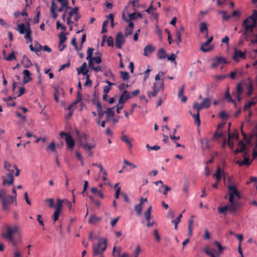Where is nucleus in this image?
<instances>
[{
	"mask_svg": "<svg viewBox=\"0 0 257 257\" xmlns=\"http://www.w3.org/2000/svg\"><path fill=\"white\" fill-rule=\"evenodd\" d=\"M227 189V193L224 198L227 199V196H228V201L230 204L218 207V212L226 215L227 211H228L230 214L234 215L243 205L242 203L239 201L241 198L240 194L235 185H228Z\"/></svg>",
	"mask_w": 257,
	"mask_h": 257,
	"instance_id": "obj_1",
	"label": "nucleus"
},
{
	"mask_svg": "<svg viewBox=\"0 0 257 257\" xmlns=\"http://www.w3.org/2000/svg\"><path fill=\"white\" fill-rule=\"evenodd\" d=\"M6 228V231L2 233V236L14 246V257H23L22 253L17 247L18 243L21 241V239H15L13 236L16 233L19 232L20 229L19 226L16 225L13 226L7 225Z\"/></svg>",
	"mask_w": 257,
	"mask_h": 257,
	"instance_id": "obj_2",
	"label": "nucleus"
},
{
	"mask_svg": "<svg viewBox=\"0 0 257 257\" xmlns=\"http://www.w3.org/2000/svg\"><path fill=\"white\" fill-rule=\"evenodd\" d=\"M257 11L253 10L252 15L247 19H245L242 23L244 27L243 34L244 36H247L248 33H252L253 30L256 27L257 25Z\"/></svg>",
	"mask_w": 257,
	"mask_h": 257,
	"instance_id": "obj_3",
	"label": "nucleus"
},
{
	"mask_svg": "<svg viewBox=\"0 0 257 257\" xmlns=\"http://www.w3.org/2000/svg\"><path fill=\"white\" fill-rule=\"evenodd\" d=\"M0 200L2 202V208L5 211L10 210V205L13 203H15V206H17L16 197L6 195V191L4 189L0 190Z\"/></svg>",
	"mask_w": 257,
	"mask_h": 257,
	"instance_id": "obj_4",
	"label": "nucleus"
},
{
	"mask_svg": "<svg viewBox=\"0 0 257 257\" xmlns=\"http://www.w3.org/2000/svg\"><path fill=\"white\" fill-rule=\"evenodd\" d=\"M107 241L105 238H100L99 239L97 244H94L92 246V254L93 256L100 255V257H103L102 255L104 251L106 249Z\"/></svg>",
	"mask_w": 257,
	"mask_h": 257,
	"instance_id": "obj_5",
	"label": "nucleus"
},
{
	"mask_svg": "<svg viewBox=\"0 0 257 257\" xmlns=\"http://www.w3.org/2000/svg\"><path fill=\"white\" fill-rule=\"evenodd\" d=\"M165 73L162 71H160L155 78V82L154 83L153 88L161 91L164 89V79L161 80V77L164 75Z\"/></svg>",
	"mask_w": 257,
	"mask_h": 257,
	"instance_id": "obj_6",
	"label": "nucleus"
},
{
	"mask_svg": "<svg viewBox=\"0 0 257 257\" xmlns=\"http://www.w3.org/2000/svg\"><path fill=\"white\" fill-rule=\"evenodd\" d=\"M218 248V252H216L215 250L210 249L209 246H205L204 247L203 251L207 255L210 257H219L224 250V247L221 245Z\"/></svg>",
	"mask_w": 257,
	"mask_h": 257,
	"instance_id": "obj_7",
	"label": "nucleus"
},
{
	"mask_svg": "<svg viewBox=\"0 0 257 257\" xmlns=\"http://www.w3.org/2000/svg\"><path fill=\"white\" fill-rule=\"evenodd\" d=\"M218 248V252H216L215 250L210 249L209 246H205L204 247L203 251L207 255L210 257H219L224 250V247L221 245Z\"/></svg>",
	"mask_w": 257,
	"mask_h": 257,
	"instance_id": "obj_8",
	"label": "nucleus"
},
{
	"mask_svg": "<svg viewBox=\"0 0 257 257\" xmlns=\"http://www.w3.org/2000/svg\"><path fill=\"white\" fill-rule=\"evenodd\" d=\"M87 139V135L85 134H83L82 136L81 137V145L83 147V149L87 150L89 152V155L91 156L92 155V152L91 151V150L94 148L95 146L93 144H88L87 143H83L82 141L84 140L86 141Z\"/></svg>",
	"mask_w": 257,
	"mask_h": 257,
	"instance_id": "obj_9",
	"label": "nucleus"
},
{
	"mask_svg": "<svg viewBox=\"0 0 257 257\" xmlns=\"http://www.w3.org/2000/svg\"><path fill=\"white\" fill-rule=\"evenodd\" d=\"M60 136L62 138H63V137H65L66 143L67 145L69 148H70V149L73 148V147L75 145V142H74V141L73 138L69 134L66 133L65 132H61L60 133Z\"/></svg>",
	"mask_w": 257,
	"mask_h": 257,
	"instance_id": "obj_10",
	"label": "nucleus"
},
{
	"mask_svg": "<svg viewBox=\"0 0 257 257\" xmlns=\"http://www.w3.org/2000/svg\"><path fill=\"white\" fill-rule=\"evenodd\" d=\"M3 179V185H12L14 184V178L13 175H12V173H8L7 174V176H2Z\"/></svg>",
	"mask_w": 257,
	"mask_h": 257,
	"instance_id": "obj_11",
	"label": "nucleus"
},
{
	"mask_svg": "<svg viewBox=\"0 0 257 257\" xmlns=\"http://www.w3.org/2000/svg\"><path fill=\"white\" fill-rule=\"evenodd\" d=\"M246 58V52H244L238 50L236 48H234L233 59L235 62L239 61V58L244 59Z\"/></svg>",
	"mask_w": 257,
	"mask_h": 257,
	"instance_id": "obj_12",
	"label": "nucleus"
},
{
	"mask_svg": "<svg viewBox=\"0 0 257 257\" xmlns=\"http://www.w3.org/2000/svg\"><path fill=\"white\" fill-rule=\"evenodd\" d=\"M125 40L123 38V35L121 33H119L117 34L115 38V46L117 49H121L122 45L124 43Z\"/></svg>",
	"mask_w": 257,
	"mask_h": 257,
	"instance_id": "obj_13",
	"label": "nucleus"
},
{
	"mask_svg": "<svg viewBox=\"0 0 257 257\" xmlns=\"http://www.w3.org/2000/svg\"><path fill=\"white\" fill-rule=\"evenodd\" d=\"M71 11L69 12L68 15L69 16H71V17L74 15V20L75 22H77L78 20L81 18V15L79 13V8L77 7H75L74 8L70 9Z\"/></svg>",
	"mask_w": 257,
	"mask_h": 257,
	"instance_id": "obj_14",
	"label": "nucleus"
},
{
	"mask_svg": "<svg viewBox=\"0 0 257 257\" xmlns=\"http://www.w3.org/2000/svg\"><path fill=\"white\" fill-rule=\"evenodd\" d=\"M152 208V206L150 205L144 213L145 217L146 219L147 220V221H148V223L147 224V226L148 227L152 226L154 224V222H153L152 223H151L150 222V218H151V213Z\"/></svg>",
	"mask_w": 257,
	"mask_h": 257,
	"instance_id": "obj_15",
	"label": "nucleus"
},
{
	"mask_svg": "<svg viewBox=\"0 0 257 257\" xmlns=\"http://www.w3.org/2000/svg\"><path fill=\"white\" fill-rule=\"evenodd\" d=\"M147 198H141L140 199V203L135 206V210H136L138 215H141L142 211V206L145 202H147Z\"/></svg>",
	"mask_w": 257,
	"mask_h": 257,
	"instance_id": "obj_16",
	"label": "nucleus"
},
{
	"mask_svg": "<svg viewBox=\"0 0 257 257\" xmlns=\"http://www.w3.org/2000/svg\"><path fill=\"white\" fill-rule=\"evenodd\" d=\"M131 97L130 93L127 90H124L122 95L120 96L118 103L123 104L126 101Z\"/></svg>",
	"mask_w": 257,
	"mask_h": 257,
	"instance_id": "obj_17",
	"label": "nucleus"
},
{
	"mask_svg": "<svg viewBox=\"0 0 257 257\" xmlns=\"http://www.w3.org/2000/svg\"><path fill=\"white\" fill-rule=\"evenodd\" d=\"M184 31V28L183 26H181L179 29H177L176 31L175 35L177 38L176 40V44L179 46L180 43L182 41L181 35L182 33Z\"/></svg>",
	"mask_w": 257,
	"mask_h": 257,
	"instance_id": "obj_18",
	"label": "nucleus"
},
{
	"mask_svg": "<svg viewBox=\"0 0 257 257\" xmlns=\"http://www.w3.org/2000/svg\"><path fill=\"white\" fill-rule=\"evenodd\" d=\"M221 63H227L226 59L223 57H217L212 62L211 64V68H215Z\"/></svg>",
	"mask_w": 257,
	"mask_h": 257,
	"instance_id": "obj_19",
	"label": "nucleus"
},
{
	"mask_svg": "<svg viewBox=\"0 0 257 257\" xmlns=\"http://www.w3.org/2000/svg\"><path fill=\"white\" fill-rule=\"evenodd\" d=\"M251 161L249 160V158L248 157H245V158H243V160H237L235 162V163L238 164L239 167H241L244 165L248 166L251 164Z\"/></svg>",
	"mask_w": 257,
	"mask_h": 257,
	"instance_id": "obj_20",
	"label": "nucleus"
},
{
	"mask_svg": "<svg viewBox=\"0 0 257 257\" xmlns=\"http://www.w3.org/2000/svg\"><path fill=\"white\" fill-rule=\"evenodd\" d=\"M184 89H185V85L183 84L180 89L179 90L178 93V96L179 98H180L182 102L185 103L186 102L187 100V98L186 96L184 95Z\"/></svg>",
	"mask_w": 257,
	"mask_h": 257,
	"instance_id": "obj_21",
	"label": "nucleus"
},
{
	"mask_svg": "<svg viewBox=\"0 0 257 257\" xmlns=\"http://www.w3.org/2000/svg\"><path fill=\"white\" fill-rule=\"evenodd\" d=\"M57 8V5L55 4V1L53 0L51 3V6L50 9L51 13L52 14L53 19H55L57 18L58 15L55 12L56 9Z\"/></svg>",
	"mask_w": 257,
	"mask_h": 257,
	"instance_id": "obj_22",
	"label": "nucleus"
},
{
	"mask_svg": "<svg viewBox=\"0 0 257 257\" xmlns=\"http://www.w3.org/2000/svg\"><path fill=\"white\" fill-rule=\"evenodd\" d=\"M24 74V83H27L32 80V78L30 77L31 73L27 69L23 71Z\"/></svg>",
	"mask_w": 257,
	"mask_h": 257,
	"instance_id": "obj_23",
	"label": "nucleus"
},
{
	"mask_svg": "<svg viewBox=\"0 0 257 257\" xmlns=\"http://www.w3.org/2000/svg\"><path fill=\"white\" fill-rule=\"evenodd\" d=\"M171 190V188L170 187H168L167 185L162 184V185L160 187L158 191L160 193H163L164 195L167 196L168 191H170Z\"/></svg>",
	"mask_w": 257,
	"mask_h": 257,
	"instance_id": "obj_24",
	"label": "nucleus"
},
{
	"mask_svg": "<svg viewBox=\"0 0 257 257\" xmlns=\"http://www.w3.org/2000/svg\"><path fill=\"white\" fill-rule=\"evenodd\" d=\"M155 50V48L151 45H149L145 47L144 50V55L145 56H149Z\"/></svg>",
	"mask_w": 257,
	"mask_h": 257,
	"instance_id": "obj_25",
	"label": "nucleus"
},
{
	"mask_svg": "<svg viewBox=\"0 0 257 257\" xmlns=\"http://www.w3.org/2000/svg\"><path fill=\"white\" fill-rule=\"evenodd\" d=\"M96 105L97 107V111L98 113V117H99V119H101L102 118L103 114L105 113L104 112H103L102 110L101 103L99 101H97Z\"/></svg>",
	"mask_w": 257,
	"mask_h": 257,
	"instance_id": "obj_26",
	"label": "nucleus"
},
{
	"mask_svg": "<svg viewBox=\"0 0 257 257\" xmlns=\"http://www.w3.org/2000/svg\"><path fill=\"white\" fill-rule=\"evenodd\" d=\"M4 167L9 172V173H12V175L14 174L15 169H14L13 166H12L9 162L5 161L4 162Z\"/></svg>",
	"mask_w": 257,
	"mask_h": 257,
	"instance_id": "obj_27",
	"label": "nucleus"
},
{
	"mask_svg": "<svg viewBox=\"0 0 257 257\" xmlns=\"http://www.w3.org/2000/svg\"><path fill=\"white\" fill-rule=\"evenodd\" d=\"M121 134H122V136L121 137V140L123 142L126 143L128 146L130 148H131L133 147V145L131 143V142L129 140L128 136L125 135H123V132L121 133Z\"/></svg>",
	"mask_w": 257,
	"mask_h": 257,
	"instance_id": "obj_28",
	"label": "nucleus"
},
{
	"mask_svg": "<svg viewBox=\"0 0 257 257\" xmlns=\"http://www.w3.org/2000/svg\"><path fill=\"white\" fill-rule=\"evenodd\" d=\"M209 44V43H208L207 41L202 44L200 48L201 50L204 52L209 51L211 49V48Z\"/></svg>",
	"mask_w": 257,
	"mask_h": 257,
	"instance_id": "obj_29",
	"label": "nucleus"
},
{
	"mask_svg": "<svg viewBox=\"0 0 257 257\" xmlns=\"http://www.w3.org/2000/svg\"><path fill=\"white\" fill-rule=\"evenodd\" d=\"M101 220V218L95 215H92L90 217L88 222L92 224H95Z\"/></svg>",
	"mask_w": 257,
	"mask_h": 257,
	"instance_id": "obj_30",
	"label": "nucleus"
},
{
	"mask_svg": "<svg viewBox=\"0 0 257 257\" xmlns=\"http://www.w3.org/2000/svg\"><path fill=\"white\" fill-rule=\"evenodd\" d=\"M67 34H66L64 32H61L60 34L59 35V45L60 46H61V45L63 44V43H64V42L67 40V38L65 36V35Z\"/></svg>",
	"mask_w": 257,
	"mask_h": 257,
	"instance_id": "obj_31",
	"label": "nucleus"
},
{
	"mask_svg": "<svg viewBox=\"0 0 257 257\" xmlns=\"http://www.w3.org/2000/svg\"><path fill=\"white\" fill-rule=\"evenodd\" d=\"M22 63L26 68L29 67L32 65V62L30 60L25 56H23Z\"/></svg>",
	"mask_w": 257,
	"mask_h": 257,
	"instance_id": "obj_32",
	"label": "nucleus"
},
{
	"mask_svg": "<svg viewBox=\"0 0 257 257\" xmlns=\"http://www.w3.org/2000/svg\"><path fill=\"white\" fill-rule=\"evenodd\" d=\"M18 30L21 34H25L27 32V28L26 27L24 24H21L18 25Z\"/></svg>",
	"mask_w": 257,
	"mask_h": 257,
	"instance_id": "obj_33",
	"label": "nucleus"
},
{
	"mask_svg": "<svg viewBox=\"0 0 257 257\" xmlns=\"http://www.w3.org/2000/svg\"><path fill=\"white\" fill-rule=\"evenodd\" d=\"M88 70L82 71V74L84 76H86L87 78V80L84 84L85 86L90 85L92 84V81L89 79V75L88 74Z\"/></svg>",
	"mask_w": 257,
	"mask_h": 257,
	"instance_id": "obj_34",
	"label": "nucleus"
},
{
	"mask_svg": "<svg viewBox=\"0 0 257 257\" xmlns=\"http://www.w3.org/2000/svg\"><path fill=\"white\" fill-rule=\"evenodd\" d=\"M202 105L203 106V108H208L210 107L211 104V99L208 98H206L203 99V101L202 103Z\"/></svg>",
	"mask_w": 257,
	"mask_h": 257,
	"instance_id": "obj_35",
	"label": "nucleus"
},
{
	"mask_svg": "<svg viewBox=\"0 0 257 257\" xmlns=\"http://www.w3.org/2000/svg\"><path fill=\"white\" fill-rule=\"evenodd\" d=\"M121 250V249L120 247L114 246L113 248V251H112L113 255L117 256V257L120 256V255H121V254H120Z\"/></svg>",
	"mask_w": 257,
	"mask_h": 257,
	"instance_id": "obj_36",
	"label": "nucleus"
},
{
	"mask_svg": "<svg viewBox=\"0 0 257 257\" xmlns=\"http://www.w3.org/2000/svg\"><path fill=\"white\" fill-rule=\"evenodd\" d=\"M63 200L60 199H57L56 205L55 206V211L61 212V209L63 206Z\"/></svg>",
	"mask_w": 257,
	"mask_h": 257,
	"instance_id": "obj_37",
	"label": "nucleus"
},
{
	"mask_svg": "<svg viewBox=\"0 0 257 257\" xmlns=\"http://www.w3.org/2000/svg\"><path fill=\"white\" fill-rule=\"evenodd\" d=\"M221 168L218 166L216 170V172L215 174H214V177H215L216 179L217 182H219L221 178Z\"/></svg>",
	"mask_w": 257,
	"mask_h": 257,
	"instance_id": "obj_38",
	"label": "nucleus"
},
{
	"mask_svg": "<svg viewBox=\"0 0 257 257\" xmlns=\"http://www.w3.org/2000/svg\"><path fill=\"white\" fill-rule=\"evenodd\" d=\"M158 57L160 59H163L166 57V51L164 49L162 48L159 50Z\"/></svg>",
	"mask_w": 257,
	"mask_h": 257,
	"instance_id": "obj_39",
	"label": "nucleus"
},
{
	"mask_svg": "<svg viewBox=\"0 0 257 257\" xmlns=\"http://www.w3.org/2000/svg\"><path fill=\"white\" fill-rule=\"evenodd\" d=\"M26 33V35H25L24 37L27 40L30 42H32V38L31 37V30L29 26L27 28V32Z\"/></svg>",
	"mask_w": 257,
	"mask_h": 257,
	"instance_id": "obj_40",
	"label": "nucleus"
},
{
	"mask_svg": "<svg viewBox=\"0 0 257 257\" xmlns=\"http://www.w3.org/2000/svg\"><path fill=\"white\" fill-rule=\"evenodd\" d=\"M114 112H115V111L114 110V107L108 108L104 111V113L106 115V116H110V117H113L114 116Z\"/></svg>",
	"mask_w": 257,
	"mask_h": 257,
	"instance_id": "obj_41",
	"label": "nucleus"
},
{
	"mask_svg": "<svg viewBox=\"0 0 257 257\" xmlns=\"http://www.w3.org/2000/svg\"><path fill=\"white\" fill-rule=\"evenodd\" d=\"M130 20H135L138 18H142V16L141 13H134L131 14H129L128 15Z\"/></svg>",
	"mask_w": 257,
	"mask_h": 257,
	"instance_id": "obj_42",
	"label": "nucleus"
},
{
	"mask_svg": "<svg viewBox=\"0 0 257 257\" xmlns=\"http://www.w3.org/2000/svg\"><path fill=\"white\" fill-rule=\"evenodd\" d=\"M190 114L192 115V117L194 119V121L195 123H197L198 126L200 125V120L199 118V113L197 112L195 114H192V113L190 111Z\"/></svg>",
	"mask_w": 257,
	"mask_h": 257,
	"instance_id": "obj_43",
	"label": "nucleus"
},
{
	"mask_svg": "<svg viewBox=\"0 0 257 257\" xmlns=\"http://www.w3.org/2000/svg\"><path fill=\"white\" fill-rule=\"evenodd\" d=\"M200 31L201 33H203L204 31H206V36H208V29L207 25L205 23L202 22L200 24Z\"/></svg>",
	"mask_w": 257,
	"mask_h": 257,
	"instance_id": "obj_44",
	"label": "nucleus"
},
{
	"mask_svg": "<svg viewBox=\"0 0 257 257\" xmlns=\"http://www.w3.org/2000/svg\"><path fill=\"white\" fill-rule=\"evenodd\" d=\"M193 224V220L192 219H190L188 223V235L189 236H191L192 235V231H193V228L192 226Z\"/></svg>",
	"mask_w": 257,
	"mask_h": 257,
	"instance_id": "obj_45",
	"label": "nucleus"
},
{
	"mask_svg": "<svg viewBox=\"0 0 257 257\" xmlns=\"http://www.w3.org/2000/svg\"><path fill=\"white\" fill-rule=\"evenodd\" d=\"M193 107L197 110V112L199 113V111L201 109L203 108V106L201 103H199L198 102H195L193 104Z\"/></svg>",
	"mask_w": 257,
	"mask_h": 257,
	"instance_id": "obj_46",
	"label": "nucleus"
},
{
	"mask_svg": "<svg viewBox=\"0 0 257 257\" xmlns=\"http://www.w3.org/2000/svg\"><path fill=\"white\" fill-rule=\"evenodd\" d=\"M225 97L227 99V101L228 102H232V103H233L235 104V102L234 100H233L230 97V94H229V89L228 88H227V91H226V93L225 94Z\"/></svg>",
	"mask_w": 257,
	"mask_h": 257,
	"instance_id": "obj_47",
	"label": "nucleus"
},
{
	"mask_svg": "<svg viewBox=\"0 0 257 257\" xmlns=\"http://www.w3.org/2000/svg\"><path fill=\"white\" fill-rule=\"evenodd\" d=\"M182 217V214H180L178 217L177 218H176V220H173L172 221V222L173 223H174L175 224V229L176 230L178 228V226H177V224L179 223V222L180 221V220H181V218Z\"/></svg>",
	"mask_w": 257,
	"mask_h": 257,
	"instance_id": "obj_48",
	"label": "nucleus"
},
{
	"mask_svg": "<svg viewBox=\"0 0 257 257\" xmlns=\"http://www.w3.org/2000/svg\"><path fill=\"white\" fill-rule=\"evenodd\" d=\"M37 45H39V48H36L35 47H33V45H30L29 46V47H30V50L32 51H34L36 53L38 52H39L40 51H41L42 50V46L40 45L39 43H37Z\"/></svg>",
	"mask_w": 257,
	"mask_h": 257,
	"instance_id": "obj_49",
	"label": "nucleus"
},
{
	"mask_svg": "<svg viewBox=\"0 0 257 257\" xmlns=\"http://www.w3.org/2000/svg\"><path fill=\"white\" fill-rule=\"evenodd\" d=\"M61 212L55 211L54 212V214L52 216V219L54 221V224L55 222L59 219V217L60 216Z\"/></svg>",
	"mask_w": 257,
	"mask_h": 257,
	"instance_id": "obj_50",
	"label": "nucleus"
},
{
	"mask_svg": "<svg viewBox=\"0 0 257 257\" xmlns=\"http://www.w3.org/2000/svg\"><path fill=\"white\" fill-rule=\"evenodd\" d=\"M94 49L92 48H88L87 51L86 59H92V56Z\"/></svg>",
	"mask_w": 257,
	"mask_h": 257,
	"instance_id": "obj_51",
	"label": "nucleus"
},
{
	"mask_svg": "<svg viewBox=\"0 0 257 257\" xmlns=\"http://www.w3.org/2000/svg\"><path fill=\"white\" fill-rule=\"evenodd\" d=\"M220 13L222 15L223 19L225 20H228L231 18V15H227L225 11H220Z\"/></svg>",
	"mask_w": 257,
	"mask_h": 257,
	"instance_id": "obj_52",
	"label": "nucleus"
},
{
	"mask_svg": "<svg viewBox=\"0 0 257 257\" xmlns=\"http://www.w3.org/2000/svg\"><path fill=\"white\" fill-rule=\"evenodd\" d=\"M121 78L123 80H126L129 78V73L127 72L121 71Z\"/></svg>",
	"mask_w": 257,
	"mask_h": 257,
	"instance_id": "obj_53",
	"label": "nucleus"
},
{
	"mask_svg": "<svg viewBox=\"0 0 257 257\" xmlns=\"http://www.w3.org/2000/svg\"><path fill=\"white\" fill-rule=\"evenodd\" d=\"M61 5L63 7H66V10L70 9L71 8L68 6V3L67 0H57Z\"/></svg>",
	"mask_w": 257,
	"mask_h": 257,
	"instance_id": "obj_54",
	"label": "nucleus"
},
{
	"mask_svg": "<svg viewBox=\"0 0 257 257\" xmlns=\"http://www.w3.org/2000/svg\"><path fill=\"white\" fill-rule=\"evenodd\" d=\"M77 70L78 74H80V73H82V71H84L85 70H88L86 69V63L84 62L79 69H77Z\"/></svg>",
	"mask_w": 257,
	"mask_h": 257,
	"instance_id": "obj_55",
	"label": "nucleus"
},
{
	"mask_svg": "<svg viewBox=\"0 0 257 257\" xmlns=\"http://www.w3.org/2000/svg\"><path fill=\"white\" fill-rule=\"evenodd\" d=\"M106 42L109 47H113L114 45L113 39L111 36H109L106 39Z\"/></svg>",
	"mask_w": 257,
	"mask_h": 257,
	"instance_id": "obj_56",
	"label": "nucleus"
},
{
	"mask_svg": "<svg viewBox=\"0 0 257 257\" xmlns=\"http://www.w3.org/2000/svg\"><path fill=\"white\" fill-rule=\"evenodd\" d=\"M238 145L240 146V149H239V150H242L241 152H244V150L246 149L245 144L242 141L238 143Z\"/></svg>",
	"mask_w": 257,
	"mask_h": 257,
	"instance_id": "obj_57",
	"label": "nucleus"
},
{
	"mask_svg": "<svg viewBox=\"0 0 257 257\" xmlns=\"http://www.w3.org/2000/svg\"><path fill=\"white\" fill-rule=\"evenodd\" d=\"M159 91H160L153 88V91L152 92H148V95L150 98L151 96L155 97Z\"/></svg>",
	"mask_w": 257,
	"mask_h": 257,
	"instance_id": "obj_58",
	"label": "nucleus"
},
{
	"mask_svg": "<svg viewBox=\"0 0 257 257\" xmlns=\"http://www.w3.org/2000/svg\"><path fill=\"white\" fill-rule=\"evenodd\" d=\"M231 139H238V134L237 133H229L228 134V140H231Z\"/></svg>",
	"mask_w": 257,
	"mask_h": 257,
	"instance_id": "obj_59",
	"label": "nucleus"
},
{
	"mask_svg": "<svg viewBox=\"0 0 257 257\" xmlns=\"http://www.w3.org/2000/svg\"><path fill=\"white\" fill-rule=\"evenodd\" d=\"M54 89H55V91L54 93V99L56 102H58L59 98H58V95L59 89H58V88H57V87H55Z\"/></svg>",
	"mask_w": 257,
	"mask_h": 257,
	"instance_id": "obj_60",
	"label": "nucleus"
},
{
	"mask_svg": "<svg viewBox=\"0 0 257 257\" xmlns=\"http://www.w3.org/2000/svg\"><path fill=\"white\" fill-rule=\"evenodd\" d=\"M141 251V249L139 245H138L136 248L134 250V253L135 257H139V255Z\"/></svg>",
	"mask_w": 257,
	"mask_h": 257,
	"instance_id": "obj_61",
	"label": "nucleus"
},
{
	"mask_svg": "<svg viewBox=\"0 0 257 257\" xmlns=\"http://www.w3.org/2000/svg\"><path fill=\"white\" fill-rule=\"evenodd\" d=\"M255 104V101H253L252 100H250L249 101H248L247 103H246L244 106V109H246L249 107H250V106L254 105Z\"/></svg>",
	"mask_w": 257,
	"mask_h": 257,
	"instance_id": "obj_62",
	"label": "nucleus"
},
{
	"mask_svg": "<svg viewBox=\"0 0 257 257\" xmlns=\"http://www.w3.org/2000/svg\"><path fill=\"white\" fill-rule=\"evenodd\" d=\"M16 56L15 55V53L14 52H12L11 53L7 58H6V60L7 61H12L13 60H15L16 59Z\"/></svg>",
	"mask_w": 257,
	"mask_h": 257,
	"instance_id": "obj_63",
	"label": "nucleus"
},
{
	"mask_svg": "<svg viewBox=\"0 0 257 257\" xmlns=\"http://www.w3.org/2000/svg\"><path fill=\"white\" fill-rule=\"evenodd\" d=\"M236 91L237 93L239 95H240L243 91L242 87L239 83H238L236 85Z\"/></svg>",
	"mask_w": 257,
	"mask_h": 257,
	"instance_id": "obj_64",
	"label": "nucleus"
}]
</instances>
